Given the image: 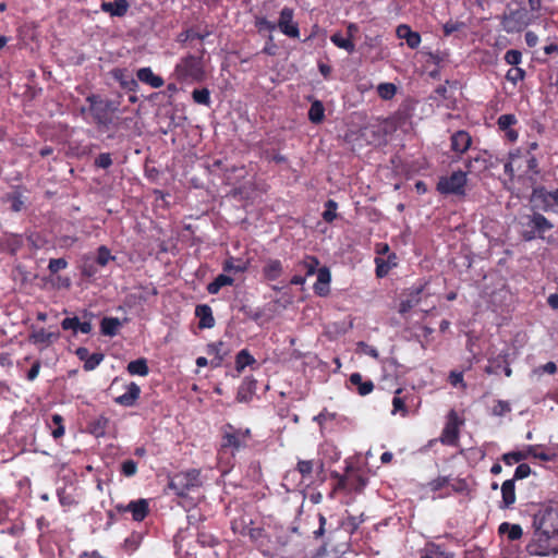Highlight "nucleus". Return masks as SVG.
I'll return each mask as SVG.
<instances>
[{
  "instance_id": "58836bf2",
  "label": "nucleus",
  "mask_w": 558,
  "mask_h": 558,
  "mask_svg": "<svg viewBox=\"0 0 558 558\" xmlns=\"http://www.w3.org/2000/svg\"><path fill=\"white\" fill-rule=\"evenodd\" d=\"M331 43L341 49H344L349 53H352L355 51V45L351 37H343L341 33H335L330 36Z\"/></svg>"
},
{
  "instance_id": "39448f33",
  "label": "nucleus",
  "mask_w": 558,
  "mask_h": 558,
  "mask_svg": "<svg viewBox=\"0 0 558 558\" xmlns=\"http://www.w3.org/2000/svg\"><path fill=\"white\" fill-rule=\"evenodd\" d=\"M168 486L177 496L186 497L199 486V472L192 470L177 473L170 478Z\"/></svg>"
},
{
  "instance_id": "37998d69",
  "label": "nucleus",
  "mask_w": 558,
  "mask_h": 558,
  "mask_svg": "<svg viewBox=\"0 0 558 558\" xmlns=\"http://www.w3.org/2000/svg\"><path fill=\"white\" fill-rule=\"evenodd\" d=\"M195 315L199 318V328H209V305L201 304L196 306Z\"/></svg>"
},
{
  "instance_id": "49530a36",
  "label": "nucleus",
  "mask_w": 558,
  "mask_h": 558,
  "mask_svg": "<svg viewBox=\"0 0 558 558\" xmlns=\"http://www.w3.org/2000/svg\"><path fill=\"white\" fill-rule=\"evenodd\" d=\"M233 281V278L228 275L221 274L217 276L214 281H211V294L218 293V291L225 286H231Z\"/></svg>"
},
{
  "instance_id": "2f4dec72",
  "label": "nucleus",
  "mask_w": 558,
  "mask_h": 558,
  "mask_svg": "<svg viewBox=\"0 0 558 558\" xmlns=\"http://www.w3.org/2000/svg\"><path fill=\"white\" fill-rule=\"evenodd\" d=\"M122 323L118 317H104L100 320V332L104 336L114 337L118 335Z\"/></svg>"
},
{
  "instance_id": "de8ad7c7",
  "label": "nucleus",
  "mask_w": 558,
  "mask_h": 558,
  "mask_svg": "<svg viewBox=\"0 0 558 558\" xmlns=\"http://www.w3.org/2000/svg\"><path fill=\"white\" fill-rule=\"evenodd\" d=\"M364 519L361 517L349 515L343 522L342 527L349 533L353 534L356 532L359 526L363 523Z\"/></svg>"
},
{
  "instance_id": "8fccbe9b",
  "label": "nucleus",
  "mask_w": 558,
  "mask_h": 558,
  "mask_svg": "<svg viewBox=\"0 0 558 558\" xmlns=\"http://www.w3.org/2000/svg\"><path fill=\"white\" fill-rule=\"evenodd\" d=\"M524 452L529 453V457H533L545 462L553 460V456L542 450L539 446L530 445Z\"/></svg>"
},
{
  "instance_id": "7ed1b4c3",
  "label": "nucleus",
  "mask_w": 558,
  "mask_h": 558,
  "mask_svg": "<svg viewBox=\"0 0 558 558\" xmlns=\"http://www.w3.org/2000/svg\"><path fill=\"white\" fill-rule=\"evenodd\" d=\"M86 101L89 104L88 111L98 129L101 131L109 130L113 122L111 114L118 109V104L112 100H105L97 94L87 96Z\"/></svg>"
},
{
  "instance_id": "423d86ee",
  "label": "nucleus",
  "mask_w": 558,
  "mask_h": 558,
  "mask_svg": "<svg viewBox=\"0 0 558 558\" xmlns=\"http://www.w3.org/2000/svg\"><path fill=\"white\" fill-rule=\"evenodd\" d=\"M246 177L247 170L244 166H234L231 169H227L225 173V182L226 184L233 186L232 194L234 196L240 195L242 198H247L250 196V190L252 189L253 182H242Z\"/></svg>"
},
{
  "instance_id": "09e8293b",
  "label": "nucleus",
  "mask_w": 558,
  "mask_h": 558,
  "mask_svg": "<svg viewBox=\"0 0 558 558\" xmlns=\"http://www.w3.org/2000/svg\"><path fill=\"white\" fill-rule=\"evenodd\" d=\"M113 259H114V256L111 255V252L107 246L101 245L97 248V257H96L97 265L105 267L108 265V263L110 260H113Z\"/></svg>"
},
{
  "instance_id": "6ab92c4d",
  "label": "nucleus",
  "mask_w": 558,
  "mask_h": 558,
  "mask_svg": "<svg viewBox=\"0 0 558 558\" xmlns=\"http://www.w3.org/2000/svg\"><path fill=\"white\" fill-rule=\"evenodd\" d=\"M450 141L451 149L459 155L464 154L471 147L472 144L471 135L469 134V132L463 130L454 132L451 135Z\"/></svg>"
},
{
  "instance_id": "e433bc0d",
  "label": "nucleus",
  "mask_w": 558,
  "mask_h": 558,
  "mask_svg": "<svg viewBox=\"0 0 558 558\" xmlns=\"http://www.w3.org/2000/svg\"><path fill=\"white\" fill-rule=\"evenodd\" d=\"M325 119V108L320 100L312 102L308 110V120L314 124H319Z\"/></svg>"
},
{
  "instance_id": "ea45409f",
  "label": "nucleus",
  "mask_w": 558,
  "mask_h": 558,
  "mask_svg": "<svg viewBox=\"0 0 558 558\" xmlns=\"http://www.w3.org/2000/svg\"><path fill=\"white\" fill-rule=\"evenodd\" d=\"M522 160L521 151L517 150L515 153L509 154V160L505 162L504 170L505 173L512 180L515 175V165Z\"/></svg>"
},
{
  "instance_id": "f8f14e48",
  "label": "nucleus",
  "mask_w": 558,
  "mask_h": 558,
  "mask_svg": "<svg viewBox=\"0 0 558 558\" xmlns=\"http://www.w3.org/2000/svg\"><path fill=\"white\" fill-rule=\"evenodd\" d=\"M426 286L427 282H423L417 286H413L405 291L404 298L401 300L399 305L400 314L404 315L420 304Z\"/></svg>"
},
{
  "instance_id": "473e14b6",
  "label": "nucleus",
  "mask_w": 558,
  "mask_h": 558,
  "mask_svg": "<svg viewBox=\"0 0 558 558\" xmlns=\"http://www.w3.org/2000/svg\"><path fill=\"white\" fill-rule=\"evenodd\" d=\"M59 338V333L47 331L44 328L33 331L29 335V341L34 344H50Z\"/></svg>"
},
{
  "instance_id": "680f3d73",
  "label": "nucleus",
  "mask_w": 558,
  "mask_h": 558,
  "mask_svg": "<svg viewBox=\"0 0 558 558\" xmlns=\"http://www.w3.org/2000/svg\"><path fill=\"white\" fill-rule=\"evenodd\" d=\"M68 260L65 258H51L48 264V270L51 275L59 272L68 267Z\"/></svg>"
},
{
  "instance_id": "a878e982",
  "label": "nucleus",
  "mask_w": 558,
  "mask_h": 558,
  "mask_svg": "<svg viewBox=\"0 0 558 558\" xmlns=\"http://www.w3.org/2000/svg\"><path fill=\"white\" fill-rule=\"evenodd\" d=\"M247 366H250L252 369H255L259 366V364L247 349H242L235 356V369L238 373H242Z\"/></svg>"
},
{
  "instance_id": "9b49d317",
  "label": "nucleus",
  "mask_w": 558,
  "mask_h": 558,
  "mask_svg": "<svg viewBox=\"0 0 558 558\" xmlns=\"http://www.w3.org/2000/svg\"><path fill=\"white\" fill-rule=\"evenodd\" d=\"M116 510L119 513L131 512L132 519L142 522L149 513V504L146 499L132 500L128 505L118 504Z\"/></svg>"
},
{
  "instance_id": "4d7b16f0",
  "label": "nucleus",
  "mask_w": 558,
  "mask_h": 558,
  "mask_svg": "<svg viewBox=\"0 0 558 558\" xmlns=\"http://www.w3.org/2000/svg\"><path fill=\"white\" fill-rule=\"evenodd\" d=\"M121 474L126 477H132L137 472V462L132 459H128L121 463Z\"/></svg>"
},
{
  "instance_id": "9d476101",
  "label": "nucleus",
  "mask_w": 558,
  "mask_h": 558,
  "mask_svg": "<svg viewBox=\"0 0 558 558\" xmlns=\"http://www.w3.org/2000/svg\"><path fill=\"white\" fill-rule=\"evenodd\" d=\"M177 71L185 78L199 80L203 76L201 56H187L177 65Z\"/></svg>"
},
{
  "instance_id": "72a5a7b5",
  "label": "nucleus",
  "mask_w": 558,
  "mask_h": 558,
  "mask_svg": "<svg viewBox=\"0 0 558 558\" xmlns=\"http://www.w3.org/2000/svg\"><path fill=\"white\" fill-rule=\"evenodd\" d=\"M421 558H453V556L445 554L440 545L430 542L425 545Z\"/></svg>"
},
{
  "instance_id": "79ce46f5",
  "label": "nucleus",
  "mask_w": 558,
  "mask_h": 558,
  "mask_svg": "<svg viewBox=\"0 0 558 558\" xmlns=\"http://www.w3.org/2000/svg\"><path fill=\"white\" fill-rule=\"evenodd\" d=\"M527 458L529 453H525L524 451H511L504 453L501 460L506 465H513L514 463H520Z\"/></svg>"
},
{
  "instance_id": "6e6d98bb",
  "label": "nucleus",
  "mask_w": 558,
  "mask_h": 558,
  "mask_svg": "<svg viewBox=\"0 0 558 558\" xmlns=\"http://www.w3.org/2000/svg\"><path fill=\"white\" fill-rule=\"evenodd\" d=\"M314 469L313 460H300L296 464L298 472L302 475V478L311 476Z\"/></svg>"
},
{
  "instance_id": "c03bdc74",
  "label": "nucleus",
  "mask_w": 558,
  "mask_h": 558,
  "mask_svg": "<svg viewBox=\"0 0 558 558\" xmlns=\"http://www.w3.org/2000/svg\"><path fill=\"white\" fill-rule=\"evenodd\" d=\"M105 354L101 352H95L90 354L84 362L83 368L85 372H92L96 369L99 364L104 361Z\"/></svg>"
},
{
  "instance_id": "aec40b11",
  "label": "nucleus",
  "mask_w": 558,
  "mask_h": 558,
  "mask_svg": "<svg viewBox=\"0 0 558 558\" xmlns=\"http://www.w3.org/2000/svg\"><path fill=\"white\" fill-rule=\"evenodd\" d=\"M501 501L500 509H510L515 504V482L514 480H507L502 483L501 487Z\"/></svg>"
},
{
  "instance_id": "f03ea898",
  "label": "nucleus",
  "mask_w": 558,
  "mask_h": 558,
  "mask_svg": "<svg viewBox=\"0 0 558 558\" xmlns=\"http://www.w3.org/2000/svg\"><path fill=\"white\" fill-rule=\"evenodd\" d=\"M252 438L250 428H238L230 423L222 425L219 429L218 463L225 461L226 466H230L235 454L246 449Z\"/></svg>"
},
{
  "instance_id": "c756f323",
  "label": "nucleus",
  "mask_w": 558,
  "mask_h": 558,
  "mask_svg": "<svg viewBox=\"0 0 558 558\" xmlns=\"http://www.w3.org/2000/svg\"><path fill=\"white\" fill-rule=\"evenodd\" d=\"M257 381L253 378L246 377L240 385L236 393V399L240 402H246L251 399L252 395L256 390Z\"/></svg>"
},
{
  "instance_id": "bf43d9fd",
  "label": "nucleus",
  "mask_w": 558,
  "mask_h": 558,
  "mask_svg": "<svg viewBox=\"0 0 558 558\" xmlns=\"http://www.w3.org/2000/svg\"><path fill=\"white\" fill-rule=\"evenodd\" d=\"M375 265H376L375 272L378 278L386 277L388 275L389 270L391 269V265H389V263L386 262L381 257L375 258Z\"/></svg>"
},
{
  "instance_id": "0e129e2a",
  "label": "nucleus",
  "mask_w": 558,
  "mask_h": 558,
  "mask_svg": "<svg viewBox=\"0 0 558 558\" xmlns=\"http://www.w3.org/2000/svg\"><path fill=\"white\" fill-rule=\"evenodd\" d=\"M450 478L448 476H438L428 483L430 492H438L449 485Z\"/></svg>"
},
{
  "instance_id": "f3484780",
  "label": "nucleus",
  "mask_w": 558,
  "mask_h": 558,
  "mask_svg": "<svg viewBox=\"0 0 558 558\" xmlns=\"http://www.w3.org/2000/svg\"><path fill=\"white\" fill-rule=\"evenodd\" d=\"M530 222L532 226V230L524 232L523 238L525 240H533L536 236V233L543 234L544 232L553 228V225L549 222V220L542 214H534L531 217Z\"/></svg>"
},
{
  "instance_id": "774afa93",
  "label": "nucleus",
  "mask_w": 558,
  "mask_h": 558,
  "mask_svg": "<svg viewBox=\"0 0 558 558\" xmlns=\"http://www.w3.org/2000/svg\"><path fill=\"white\" fill-rule=\"evenodd\" d=\"M357 349H359L362 353H364V354H366V355H368V356H371V357H373V359H376V360H377V359L379 357V352H378V350H377L375 347L369 345V344H367V343H366V342H364V341H360V342L357 343Z\"/></svg>"
},
{
  "instance_id": "6e6552de",
  "label": "nucleus",
  "mask_w": 558,
  "mask_h": 558,
  "mask_svg": "<svg viewBox=\"0 0 558 558\" xmlns=\"http://www.w3.org/2000/svg\"><path fill=\"white\" fill-rule=\"evenodd\" d=\"M462 424L463 421L460 420L458 413L454 410H451L439 437L440 442L446 446H457L459 441L460 426Z\"/></svg>"
},
{
  "instance_id": "393cba45",
  "label": "nucleus",
  "mask_w": 558,
  "mask_h": 558,
  "mask_svg": "<svg viewBox=\"0 0 558 558\" xmlns=\"http://www.w3.org/2000/svg\"><path fill=\"white\" fill-rule=\"evenodd\" d=\"M112 77L119 82L120 86L130 92H135L138 87L137 81L128 74L125 69H113Z\"/></svg>"
},
{
  "instance_id": "f704fd0d",
  "label": "nucleus",
  "mask_w": 558,
  "mask_h": 558,
  "mask_svg": "<svg viewBox=\"0 0 558 558\" xmlns=\"http://www.w3.org/2000/svg\"><path fill=\"white\" fill-rule=\"evenodd\" d=\"M126 371L130 375L147 376L149 373L147 360L144 357H141V359L131 361L126 366Z\"/></svg>"
},
{
  "instance_id": "5701e85b",
  "label": "nucleus",
  "mask_w": 558,
  "mask_h": 558,
  "mask_svg": "<svg viewBox=\"0 0 558 558\" xmlns=\"http://www.w3.org/2000/svg\"><path fill=\"white\" fill-rule=\"evenodd\" d=\"M136 77L140 82L153 88H160L165 84L163 78L155 74L149 66L138 69L136 71Z\"/></svg>"
},
{
  "instance_id": "a18cd8bd",
  "label": "nucleus",
  "mask_w": 558,
  "mask_h": 558,
  "mask_svg": "<svg viewBox=\"0 0 558 558\" xmlns=\"http://www.w3.org/2000/svg\"><path fill=\"white\" fill-rule=\"evenodd\" d=\"M338 204L333 199H328L325 203V210L323 213V219L330 223L337 218Z\"/></svg>"
},
{
  "instance_id": "052dcab7",
  "label": "nucleus",
  "mask_w": 558,
  "mask_h": 558,
  "mask_svg": "<svg viewBox=\"0 0 558 558\" xmlns=\"http://www.w3.org/2000/svg\"><path fill=\"white\" fill-rule=\"evenodd\" d=\"M26 240H27L29 246L35 251L40 250L46 242L44 240V238L38 232H29L26 235Z\"/></svg>"
},
{
  "instance_id": "cd10ccee",
  "label": "nucleus",
  "mask_w": 558,
  "mask_h": 558,
  "mask_svg": "<svg viewBox=\"0 0 558 558\" xmlns=\"http://www.w3.org/2000/svg\"><path fill=\"white\" fill-rule=\"evenodd\" d=\"M262 272L266 280L275 281L283 272L282 263L279 259L270 258L265 263Z\"/></svg>"
},
{
  "instance_id": "c9c22d12",
  "label": "nucleus",
  "mask_w": 558,
  "mask_h": 558,
  "mask_svg": "<svg viewBox=\"0 0 558 558\" xmlns=\"http://www.w3.org/2000/svg\"><path fill=\"white\" fill-rule=\"evenodd\" d=\"M538 172V162L536 158L533 155H531L530 151H526L524 157L523 174L527 177L531 181H535L534 175H537Z\"/></svg>"
},
{
  "instance_id": "a211bd4d",
  "label": "nucleus",
  "mask_w": 558,
  "mask_h": 558,
  "mask_svg": "<svg viewBox=\"0 0 558 558\" xmlns=\"http://www.w3.org/2000/svg\"><path fill=\"white\" fill-rule=\"evenodd\" d=\"M317 280L314 283V292L318 296H327L330 293V281H331V274L328 267L323 266L320 267L317 272Z\"/></svg>"
},
{
  "instance_id": "4c0bfd02",
  "label": "nucleus",
  "mask_w": 558,
  "mask_h": 558,
  "mask_svg": "<svg viewBox=\"0 0 558 558\" xmlns=\"http://www.w3.org/2000/svg\"><path fill=\"white\" fill-rule=\"evenodd\" d=\"M64 418L62 415L56 413L51 416V421L48 423L49 428L51 429V435L54 439H59L63 437L65 433L64 428Z\"/></svg>"
},
{
  "instance_id": "bb28decb",
  "label": "nucleus",
  "mask_w": 558,
  "mask_h": 558,
  "mask_svg": "<svg viewBox=\"0 0 558 558\" xmlns=\"http://www.w3.org/2000/svg\"><path fill=\"white\" fill-rule=\"evenodd\" d=\"M349 383L351 386L356 387L360 396H367L375 388L374 383L371 379L363 380V376L360 373H352L349 377Z\"/></svg>"
},
{
  "instance_id": "a19ab883",
  "label": "nucleus",
  "mask_w": 558,
  "mask_h": 558,
  "mask_svg": "<svg viewBox=\"0 0 558 558\" xmlns=\"http://www.w3.org/2000/svg\"><path fill=\"white\" fill-rule=\"evenodd\" d=\"M377 94L384 100H390L397 94V86L393 83H380L377 86Z\"/></svg>"
},
{
  "instance_id": "603ef678",
  "label": "nucleus",
  "mask_w": 558,
  "mask_h": 558,
  "mask_svg": "<svg viewBox=\"0 0 558 558\" xmlns=\"http://www.w3.org/2000/svg\"><path fill=\"white\" fill-rule=\"evenodd\" d=\"M255 27L257 28V32L262 34L263 32H274L277 27V25L270 21H268L265 16H255Z\"/></svg>"
},
{
  "instance_id": "0eeeda50",
  "label": "nucleus",
  "mask_w": 558,
  "mask_h": 558,
  "mask_svg": "<svg viewBox=\"0 0 558 558\" xmlns=\"http://www.w3.org/2000/svg\"><path fill=\"white\" fill-rule=\"evenodd\" d=\"M535 19H538V15H532L526 9L520 8L506 13L501 20V25L509 34L519 33L532 24Z\"/></svg>"
},
{
  "instance_id": "3c124183",
  "label": "nucleus",
  "mask_w": 558,
  "mask_h": 558,
  "mask_svg": "<svg viewBox=\"0 0 558 558\" xmlns=\"http://www.w3.org/2000/svg\"><path fill=\"white\" fill-rule=\"evenodd\" d=\"M517 123H518V119L512 113L501 114L497 119V125L500 131H506V130L512 129V126Z\"/></svg>"
},
{
  "instance_id": "13d9d810",
  "label": "nucleus",
  "mask_w": 558,
  "mask_h": 558,
  "mask_svg": "<svg viewBox=\"0 0 558 558\" xmlns=\"http://www.w3.org/2000/svg\"><path fill=\"white\" fill-rule=\"evenodd\" d=\"M504 59L507 64L518 66L522 61V53L520 50L510 49L505 53Z\"/></svg>"
},
{
  "instance_id": "7c9ffc66",
  "label": "nucleus",
  "mask_w": 558,
  "mask_h": 558,
  "mask_svg": "<svg viewBox=\"0 0 558 558\" xmlns=\"http://www.w3.org/2000/svg\"><path fill=\"white\" fill-rule=\"evenodd\" d=\"M498 534L500 536L506 535L509 541H518L523 535V530L520 524H512L509 522H502L498 526Z\"/></svg>"
},
{
  "instance_id": "1a4fd4ad",
  "label": "nucleus",
  "mask_w": 558,
  "mask_h": 558,
  "mask_svg": "<svg viewBox=\"0 0 558 558\" xmlns=\"http://www.w3.org/2000/svg\"><path fill=\"white\" fill-rule=\"evenodd\" d=\"M531 202L534 207L549 211L554 207H558V189L554 192H548L543 186L536 187L532 192Z\"/></svg>"
},
{
  "instance_id": "864d4df0",
  "label": "nucleus",
  "mask_w": 558,
  "mask_h": 558,
  "mask_svg": "<svg viewBox=\"0 0 558 558\" xmlns=\"http://www.w3.org/2000/svg\"><path fill=\"white\" fill-rule=\"evenodd\" d=\"M525 75V70L519 66H514L507 71L506 78L515 85L518 82L523 81Z\"/></svg>"
},
{
  "instance_id": "412c9836",
  "label": "nucleus",
  "mask_w": 558,
  "mask_h": 558,
  "mask_svg": "<svg viewBox=\"0 0 558 558\" xmlns=\"http://www.w3.org/2000/svg\"><path fill=\"white\" fill-rule=\"evenodd\" d=\"M110 420L106 415H99L87 422L86 430L96 438L104 437L109 427Z\"/></svg>"
},
{
  "instance_id": "b1692460",
  "label": "nucleus",
  "mask_w": 558,
  "mask_h": 558,
  "mask_svg": "<svg viewBox=\"0 0 558 558\" xmlns=\"http://www.w3.org/2000/svg\"><path fill=\"white\" fill-rule=\"evenodd\" d=\"M129 2L126 0H113V1H104L101 3V10L106 13H109L111 16H124L129 10Z\"/></svg>"
},
{
  "instance_id": "c85d7f7f",
  "label": "nucleus",
  "mask_w": 558,
  "mask_h": 558,
  "mask_svg": "<svg viewBox=\"0 0 558 558\" xmlns=\"http://www.w3.org/2000/svg\"><path fill=\"white\" fill-rule=\"evenodd\" d=\"M318 266L319 259L313 255H305L304 258L295 265L298 270L305 272V278L315 275L319 269Z\"/></svg>"
},
{
  "instance_id": "2eb2a0df",
  "label": "nucleus",
  "mask_w": 558,
  "mask_h": 558,
  "mask_svg": "<svg viewBox=\"0 0 558 558\" xmlns=\"http://www.w3.org/2000/svg\"><path fill=\"white\" fill-rule=\"evenodd\" d=\"M24 246V238L22 234L5 232L0 236V253H8L15 256Z\"/></svg>"
},
{
  "instance_id": "f257e3e1",
  "label": "nucleus",
  "mask_w": 558,
  "mask_h": 558,
  "mask_svg": "<svg viewBox=\"0 0 558 558\" xmlns=\"http://www.w3.org/2000/svg\"><path fill=\"white\" fill-rule=\"evenodd\" d=\"M533 527L526 551L534 556L558 554V507H548L534 514Z\"/></svg>"
},
{
  "instance_id": "dca6fc26",
  "label": "nucleus",
  "mask_w": 558,
  "mask_h": 558,
  "mask_svg": "<svg viewBox=\"0 0 558 558\" xmlns=\"http://www.w3.org/2000/svg\"><path fill=\"white\" fill-rule=\"evenodd\" d=\"M126 391L113 399V401L122 407L131 408L134 407L141 397V387L132 381L125 386Z\"/></svg>"
},
{
  "instance_id": "e2e57ef3",
  "label": "nucleus",
  "mask_w": 558,
  "mask_h": 558,
  "mask_svg": "<svg viewBox=\"0 0 558 558\" xmlns=\"http://www.w3.org/2000/svg\"><path fill=\"white\" fill-rule=\"evenodd\" d=\"M8 202L11 204V209L15 213H19L24 207V202L22 199V195L20 193H12L7 196Z\"/></svg>"
},
{
  "instance_id": "338daca9",
  "label": "nucleus",
  "mask_w": 558,
  "mask_h": 558,
  "mask_svg": "<svg viewBox=\"0 0 558 558\" xmlns=\"http://www.w3.org/2000/svg\"><path fill=\"white\" fill-rule=\"evenodd\" d=\"M193 99L197 104L209 105V89H207V88L195 89L193 92Z\"/></svg>"
},
{
  "instance_id": "ddd939ff",
  "label": "nucleus",
  "mask_w": 558,
  "mask_h": 558,
  "mask_svg": "<svg viewBox=\"0 0 558 558\" xmlns=\"http://www.w3.org/2000/svg\"><path fill=\"white\" fill-rule=\"evenodd\" d=\"M498 158L494 159L493 156L488 154L486 150L483 153H478L476 156L469 158V160L465 162V168L468 170L466 172H484L495 167Z\"/></svg>"
},
{
  "instance_id": "4468645a",
  "label": "nucleus",
  "mask_w": 558,
  "mask_h": 558,
  "mask_svg": "<svg viewBox=\"0 0 558 558\" xmlns=\"http://www.w3.org/2000/svg\"><path fill=\"white\" fill-rule=\"evenodd\" d=\"M277 26L286 36L291 38L300 37L299 25L293 22V10L284 7L280 11V16Z\"/></svg>"
},
{
  "instance_id": "20e7f679",
  "label": "nucleus",
  "mask_w": 558,
  "mask_h": 558,
  "mask_svg": "<svg viewBox=\"0 0 558 558\" xmlns=\"http://www.w3.org/2000/svg\"><path fill=\"white\" fill-rule=\"evenodd\" d=\"M468 172L458 170L450 175L439 178L436 190L441 195H456L463 197L466 194Z\"/></svg>"
},
{
  "instance_id": "69168bd1",
  "label": "nucleus",
  "mask_w": 558,
  "mask_h": 558,
  "mask_svg": "<svg viewBox=\"0 0 558 558\" xmlns=\"http://www.w3.org/2000/svg\"><path fill=\"white\" fill-rule=\"evenodd\" d=\"M112 165L110 153H101L95 159V166L101 169H108Z\"/></svg>"
},
{
  "instance_id": "4be33fe9",
  "label": "nucleus",
  "mask_w": 558,
  "mask_h": 558,
  "mask_svg": "<svg viewBox=\"0 0 558 558\" xmlns=\"http://www.w3.org/2000/svg\"><path fill=\"white\" fill-rule=\"evenodd\" d=\"M396 35L400 39H404L408 47L416 49L421 44V35L411 29L407 24H400L396 29Z\"/></svg>"
},
{
  "instance_id": "5fc2aeb1",
  "label": "nucleus",
  "mask_w": 558,
  "mask_h": 558,
  "mask_svg": "<svg viewBox=\"0 0 558 558\" xmlns=\"http://www.w3.org/2000/svg\"><path fill=\"white\" fill-rule=\"evenodd\" d=\"M510 411L511 405L508 401L505 400H497L492 408V413L495 416H504Z\"/></svg>"
}]
</instances>
